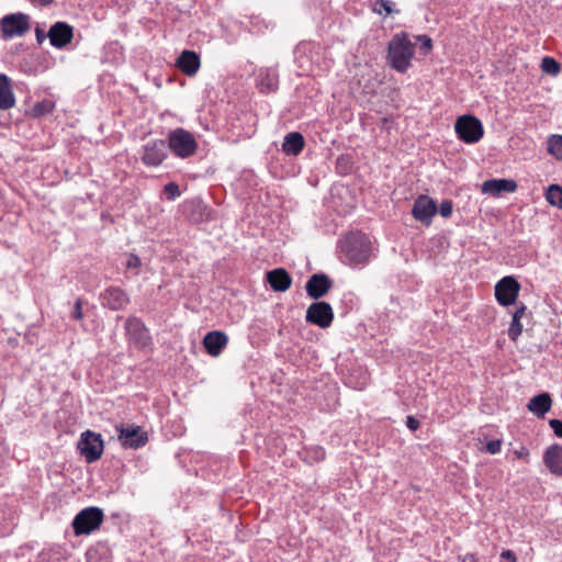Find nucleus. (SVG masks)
<instances>
[{"label": "nucleus", "mask_w": 562, "mask_h": 562, "mask_svg": "<svg viewBox=\"0 0 562 562\" xmlns=\"http://www.w3.org/2000/svg\"><path fill=\"white\" fill-rule=\"evenodd\" d=\"M140 266V259L135 255H130L126 261V268L135 269Z\"/></svg>", "instance_id": "nucleus-36"}, {"label": "nucleus", "mask_w": 562, "mask_h": 562, "mask_svg": "<svg viewBox=\"0 0 562 562\" xmlns=\"http://www.w3.org/2000/svg\"><path fill=\"white\" fill-rule=\"evenodd\" d=\"M266 279L276 292H285L291 288L292 278L283 268L273 269L266 274Z\"/></svg>", "instance_id": "nucleus-19"}, {"label": "nucleus", "mask_w": 562, "mask_h": 562, "mask_svg": "<svg viewBox=\"0 0 562 562\" xmlns=\"http://www.w3.org/2000/svg\"><path fill=\"white\" fill-rule=\"evenodd\" d=\"M454 131L458 137L467 144H475L484 135V128L481 121L469 114L457 119Z\"/></svg>", "instance_id": "nucleus-5"}, {"label": "nucleus", "mask_w": 562, "mask_h": 562, "mask_svg": "<svg viewBox=\"0 0 562 562\" xmlns=\"http://www.w3.org/2000/svg\"><path fill=\"white\" fill-rule=\"evenodd\" d=\"M125 329L128 335V338L132 342L140 348H146L150 345V336L148 329L145 327L144 323L136 317L127 318L125 323Z\"/></svg>", "instance_id": "nucleus-12"}, {"label": "nucleus", "mask_w": 562, "mask_h": 562, "mask_svg": "<svg viewBox=\"0 0 562 562\" xmlns=\"http://www.w3.org/2000/svg\"><path fill=\"white\" fill-rule=\"evenodd\" d=\"M520 284L510 276L502 278L495 284V299L502 306L514 304L519 295Z\"/></svg>", "instance_id": "nucleus-8"}, {"label": "nucleus", "mask_w": 562, "mask_h": 562, "mask_svg": "<svg viewBox=\"0 0 562 562\" xmlns=\"http://www.w3.org/2000/svg\"><path fill=\"white\" fill-rule=\"evenodd\" d=\"M119 439L125 448H139L147 441V436L140 427H121L119 428Z\"/></svg>", "instance_id": "nucleus-16"}, {"label": "nucleus", "mask_w": 562, "mask_h": 562, "mask_svg": "<svg viewBox=\"0 0 562 562\" xmlns=\"http://www.w3.org/2000/svg\"><path fill=\"white\" fill-rule=\"evenodd\" d=\"M416 41L420 42L424 54H428L432 48V41L428 35H417Z\"/></svg>", "instance_id": "nucleus-31"}, {"label": "nucleus", "mask_w": 562, "mask_h": 562, "mask_svg": "<svg viewBox=\"0 0 562 562\" xmlns=\"http://www.w3.org/2000/svg\"><path fill=\"white\" fill-rule=\"evenodd\" d=\"M303 147L304 137L301 133L291 132L284 137L282 149L285 154L296 156L303 150Z\"/></svg>", "instance_id": "nucleus-23"}, {"label": "nucleus", "mask_w": 562, "mask_h": 562, "mask_svg": "<svg viewBox=\"0 0 562 562\" xmlns=\"http://www.w3.org/2000/svg\"><path fill=\"white\" fill-rule=\"evenodd\" d=\"M406 426L411 430L415 431V430H417L419 428V422L415 417H413V416H407V418H406Z\"/></svg>", "instance_id": "nucleus-38"}, {"label": "nucleus", "mask_w": 562, "mask_h": 562, "mask_svg": "<svg viewBox=\"0 0 562 562\" xmlns=\"http://www.w3.org/2000/svg\"><path fill=\"white\" fill-rule=\"evenodd\" d=\"M228 344V336L220 330L207 333L203 338V346L212 357H218Z\"/></svg>", "instance_id": "nucleus-18"}, {"label": "nucleus", "mask_w": 562, "mask_h": 562, "mask_svg": "<svg viewBox=\"0 0 562 562\" xmlns=\"http://www.w3.org/2000/svg\"><path fill=\"white\" fill-rule=\"evenodd\" d=\"M549 204L562 209V188L558 184H551L546 193Z\"/></svg>", "instance_id": "nucleus-26"}, {"label": "nucleus", "mask_w": 562, "mask_h": 562, "mask_svg": "<svg viewBox=\"0 0 562 562\" xmlns=\"http://www.w3.org/2000/svg\"><path fill=\"white\" fill-rule=\"evenodd\" d=\"M15 105V97L9 77L0 74V109L9 110Z\"/></svg>", "instance_id": "nucleus-22"}, {"label": "nucleus", "mask_w": 562, "mask_h": 562, "mask_svg": "<svg viewBox=\"0 0 562 562\" xmlns=\"http://www.w3.org/2000/svg\"><path fill=\"white\" fill-rule=\"evenodd\" d=\"M502 449V440H491L486 443V451L491 454H496L501 452Z\"/></svg>", "instance_id": "nucleus-33"}, {"label": "nucleus", "mask_w": 562, "mask_h": 562, "mask_svg": "<svg viewBox=\"0 0 562 562\" xmlns=\"http://www.w3.org/2000/svg\"><path fill=\"white\" fill-rule=\"evenodd\" d=\"M36 38L40 43H42L44 35L42 34L41 30H36Z\"/></svg>", "instance_id": "nucleus-42"}, {"label": "nucleus", "mask_w": 562, "mask_h": 562, "mask_svg": "<svg viewBox=\"0 0 562 562\" xmlns=\"http://www.w3.org/2000/svg\"><path fill=\"white\" fill-rule=\"evenodd\" d=\"M517 183L513 179H490L482 183L481 191L484 194L499 196L503 192L513 193Z\"/></svg>", "instance_id": "nucleus-17"}, {"label": "nucleus", "mask_w": 562, "mask_h": 562, "mask_svg": "<svg viewBox=\"0 0 562 562\" xmlns=\"http://www.w3.org/2000/svg\"><path fill=\"white\" fill-rule=\"evenodd\" d=\"M41 106H42V105H35L34 110H35L37 113H41V112H40V110H38Z\"/></svg>", "instance_id": "nucleus-43"}, {"label": "nucleus", "mask_w": 562, "mask_h": 562, "mask_svg": "<svg viewBox=\"0 0 562 562\" xmlns=\"http://www.w3.org/2000/svg\"><path fill=\"white\" fill-rule=\"evenodd\" d=\"M164 192L169 200H173L178 196H180V189L179 186L175 182H169L165 186Z\"/></svg>", "instance_id": "nucleus-30"}, {"label": "nucleus", "mask_w": 562, "mask_h": 562, "mask_svg": "<svg viewBox=\"0 0 562 562\" xmlns=\"http://www.w3.org/2000/svg\"><path fill=\"white\" fill-rule=\"evenodd\" d=\"M452 202L450 200H445L440 204L439 213L442 217H450L452 214Z\"/></svg>", "instance_id": "nucleus-32"}, {"label": "nucleus", "mask_w": 562, "mask_h": 562, "mask_svg": "<svg viewBox=\"0 0 562 562\" xmlns=\"http://www.w3.org/2000/svg\"><path fill=\"white\" fill-rule=\"evenodd\" d=\"M167 157V145L162 139H154L143 147L142 161L146 166L157 167Z\"/></svg>", "instance_id": "nucleus-11"}, {"label": "nucleus", "mask_w": 562, "mask_h": 562, "mask_svg": "<svg viewBox=\"0 0 562 562\" xmlns=\"http://www.w3.org/2000/svg\"><path fill=\"white\" fill-rule=\"evenodd\" d=\"M458 562H477V559L473 554H467L461 558Z\"/></svg>", "instance_id": "nucleus-40"}, {"label": "nucleus", "mask_w": 562, "mask_h": 562, "mask_svg": "<svg viewBox=\"0 0 562 562\" xmlns=\"http://www.w3.org/2000/svg\"><path fill=\"white\" fill-rule=\"evenodd\" d=\"M551 397L548 393L533 396L528 403V409L538 416H543L551 408Z\"/></svg>", "instance_id": "nucleus-24"}, {"label": "nucleus", "mask_w": 562, "mask_h": 562, "mask_svg": "<svg viewBox=\"0 0 562 562\" xmlns=\"http://www.w3.org/2000/svg\"><path fill=\"white\" fill-rule=\"evenodd\" d=\"M74 36L72 27L65 22H56L48 31L52 46L61 48L69 44Z\"/></svg>", "instance_id": "nucleus-14"}, {"label": "nucleus", "mask_w": 562, "mask_h": 562, "mask_svg": "<svg viewBox=\"0 0 562 562\" xmlns=\"http://www.w3.org/2000/svg\"><path fill=\"white\" fill-rule=\"evenodd\" d=\"M305 319L321 328H327L333 323L334 312L327 302L312 303L306 311Z\"/></svg>", "instance_id": "nucleus-9"}, {"label": "nucleus", "mask_w": 562, "mask_h": 562, "mask_svg": "<svg viewBox=\"0 0 562 562\" xmlns=\"http://www.w3.org/2000/svg\"><path fill=\"white\" fill-rule=\"evenodd\" d=\"M392 5H393V3L389 0H375V2L373 4V10L378 14L389 15L393 11Z\"/></svg>", "instance_id": "nucleus-29"}, {"label": "nucleus", "mask_w": 562, "mask_h": 562, "mask_svg": "<svg viewBox=\"0 0 562 562\" xmlns=\"http://www.w3.org/2000/svg\"><path fill=\"white\" fill-rule=\"evenodd\" d=\"M103 440L100 434L86 430L78 441V450L88 463L99 460L103 453Z\"/></svg>", "instance_id": "nucleus-6"}, {"label": "nucleus", "mask_w": 562, "mask_h": 562, "mask_svg": "<svg viewBox=\"0 0 562 562\" xmlns=\"http://www.w3.org/2000/svg\"><path fill=\"white\" fill-rule=\"evenodd\" d=\"M513 454L516 459H521V460L528 462L529 450L526 447L520 446L517 449H514Z\"/></svg>", "instance_id": "nucleus-34"}, {"label": "nucleus", "mask_w": 562, "mask_h": 562, "mask_svg": "<svg viewBox=\"0 0 562 562\" xmlns=\"http://www.w3.org/2000/svg\"><path fill=\"white\" fill-rule=\"evenodd\" d=\"M178 68L188 76H193L200 68V58L192 50H184L177 59Z\"/></svg>", "instance_id": "nucleus-20"}, {"label": "nucleus", "mask_w": 562, "mask_h": 562, "mask_svg": "<svg viewBox=\"0 0 562 562\" xmlns=\"http://www.w3.org/2000/svg\"><path fill=\"white\" fill-rule=\"evenodd\" d=\"M550 427L552 428L553 432L562 438V422L559 419H551L550 420Z\"/></svg>", "instance_id": "nucleus-35"}, {"label": "nucleus", "mask_w": 562, "mask_h": 562, "mask_svg": "<svg viewBox=\"0 0 562 562\" xmlns=\"http://www.w3.org/2000/svg\"><path fill=\"white\" fill-rule=\"evenodd\" d=\"M130 302L128 295L121 288L110 286L101 294V303L103 306L112 311L124 308Z\"/></svg>", "instance_id": "nucleus-13"}, {"label": "nucleus", "mask_w": 562, "mask_h": 562, "mask_svg": "<svg viewBox=\"0 0 562 562\" xmlns=\"http://www.w3.org/2000/svg\"><path fill=\"white\" fill-rule=\"evenodd\" d=\"M0 30L5 41L24 36L30 30V18L22 12L7 14L0 20Z\"/></svg>", "instance_id": "nucleus-4"}, {"label": "nucleus", "mask_w": 562, "mask_h": 562, "mask_svg": "<svg viewBox=\"0 0 562 562\" xmlns=\"http://www.w3.org/2000/svg\"><path fill=\"white\" fill-rule=\"evenodd\" d=\"M103 517V512L98 507H87L80 510L72 520L75 535H89L97 530L102 524Z\"/></svg>", "instance_id": "nucleus-3"}, {"label": "nucleus", "mask_w": 562, "mask_h": 562, "mask_svg": "<svg viewBox=\"0 0 562 562\" xmlns=\"http://www.w3.org/2000/svg\"><path fill=\"white\" fill-rule=\"evenodd\" d=\"M72 317L75 319H77V321L82 319L83 314H82V303H81V300H77L76 301L74 313H72Z\"/></svg>", "instance_id": "nucleus-37"}, {"label": "nucleus", "mask_w": 562, "mask_h": 562, "mask_svg": "<svg viewBox=\"0 0 562 562\" xmlns=\"http://www.w3.org/2000/svg\"><path fill=\"white\" fill-rule=\"evenodd\" d=\"M344 250L351 263H363L370 256V241L363 235L350 236L345 241Z\"/></svg>", "instance_id": "nucleus-7"}, {"label": "nucleus", "mask_w": 562, "mask_h": 562, "mask_svg": "<svg viewBox=\"0 0 562 562\" xmlns=\"http://www.w3.org/2000/svg\"><path fill=\"white\" fill-rule=\"evenodd\" d=\"M527 307L525 304H520L513 314V319L508 328V337L516 341L522 333L521 318L525 316Z\"/></svg>", "instance_id": "nucleus-25"}, {"label": "nucleus", "mask_w": 562, "mask_h": 562, "mask_svg": "<svg viewBox=\"0 0 562 562\" xmlns=\"http://www.w3.org/2000/svg\"><path fill=\"white\" fill-rule=\"evenodd\" d=\"M34 4H37V5H48L50 4L54 0H31Z\"/></svg>", "instance_id": "nucleus-41"}, {"label": "nucleus", "mask_w": 562, "mask_h": 562, "mask_svg": "<svg viewBox=\"0 0 562 562\" xmlns=\"http://www.w3.org/2000/svg\"><path fill=\"white\" fill-rule=\"evenodd\" d=\"M501 558L505 559V560H507L509 562H517L516 554L513 551H510V550H504L501 553Z\"/></svg>", "instance_id": "nucleus-39"}, {"label": "nucleus", "mask_w": 562, "mask_h": 562, "mask_svg": "<svg viewBox=\"0 0 562 562\" xmlns=\"http://www.w3.org/2000/svg\"><path fill=\"white\" fill-rule=\"evenodd\" d=\"M414 57V45L405 33L396 34L389 42L387 61L398 71L406 72Z\"/></svg>", "instance_id": "nucleus-1"}, {"label": "nucleus", "mask_w": 562, "mask_h": 562, "mask_svg": "<svg viewBox=\"0 0 562 562\" xmlns=\"http://www.w3.org/2000/svg\"><path fill=\"white\" fill-rule=\"evenodd\" d=\"M544 464L554 474H562V446L549 447L543 457Z\"/></svg>", "instance_id": "nucleus-21"}, {"label": "nucleus", "mask_w": 562, "mask_h": 562, "mask_svg": "<svg viewBox=\"0 0 562 562\" xmlns=\"http://www.w3.org/2000/svg\"><path fill=\"white\" fill-rule=\"evenodd\" d=\"M331 280L324 273L313 274L306 282V293L312 299L323 297L331 288Z\"/></svg>", "instance_id": "nucleus-15"}, {"label": "nucleus", "mask_w": 562, "mask_h": 562, "mask_svg": "<svg viewBox=\"0 0 562 562\" xmlns=\"http://www.w3.org/2000/svg\"><path fill=\"white\" fill-rule=\"evenodd\" d=\"M548 151L562 160V135H551L548 139Z\"/></svg>", "instance_id": "nucleus-27"}, {"label": "nucleus", "mask_w": 562, "mask_h": 562, "mask_svg": "<svg viewBox=\"0 0 562 562\" xmlns=\"http://www.w3.org/2000/svg\"><path fill=\"white\" fill-rule=\"evenodd\" d=\"M541 69L549 75L557 76L560 72V64L552 57H544L541 60Z\"/></svg>", "instance_id": "nucleus-28"}, {"label": "nucleus", "mask_w": 562, "mask_h": 562, "mask_svg": "<svg viewBox=\"0 0 562 562\" xmlns=\"http://www.w3.org/2000/svg\"><path fill=\"white\" fill-rule=\"evenodd\" d=\"M438 206L434 199L428 195H419L412 210L415 220L419 221L426 226L431 224L432 217L437 214Z\"/></svg>", "instance_id": "nucleus-10"}, {"label": "nucleus", "mask_w": 562, "mask_h": 562, "mask_svg": "<svg viewBox=\"0 0 562 562\" xmlns=\"http://www.w3.org/2000/svg\"><path fill=\"white\" fill-rule=\"evenodd\" d=\"M168 147L179 158L186 159L193 156L198 149V143L192 133L178 127L168 134Z\"/></svg>", "instance_id": "nucleus-2"}]
</instances>
